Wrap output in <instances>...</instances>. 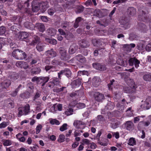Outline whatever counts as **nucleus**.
Segmentation results:
<instances>
[{
	"mask_svg": "<svg viewBox=\"0 0 151 151\" xmlns=\"http://www.w3.org/2000/svg\"><path fill=\"white\" fill-rule=\"evenodd\" d=\"M116 61L114 59H110L109 60L108 63L110 65L113 66L116 63Z\"/></svg>",
	"mask_w": 151,
	"mask_h": 151,
	"instance_id": "774afa93",
	"label": "nucleus"
},
{
	"mask_svg": "<svg viewBox=\"0 0 151 151\" xmlns=\"http://www.w3.org/2000/svg\"><path fill=\"white\" fill-rule=\"evenodd\" d=\"M12 143L11 141L7 140L4 141L3 144L4 146H8L11 145Z\"/></svg>",
	"mask_w": 151,
	"mask_h": 151,
	"instance_id": "e2e57ef3",
	"label": "nucleus"
},
{
	"mask_svg": "<svg viewBox=\"0 0 151 151\" xmlns=\"http://www.w3.org/2000/svg\"><path fill=\"white\" fill-rule=\"evenodd\" d=\"M79 44L80 46L83 48H86L88 47L89 44L88 41L85 40H82L79 42Z\"/></svg>",
	"mask_w": 151,
	"mask_h": 151,
	"instance_id": "6ab92c4d",
	"label": "nucleus"
},
{
	"mask_svg": "<svg viewBox=\"0 0 151 151\" xmlns=\"http://www.w3.org/2000/svg\"><path fill=\"white\" fill-rule=\"evenodd\" d=\"M50 78L48 77H35L32 79L33 82L36 81V82L39 84L42 83V86H43L45 84L48 82Z\"/></svg>",
	"mask_w": 151,
	"mask_h": 151,
	"instance_id": "20e7f679",
	"label": "nucleus"
},
{
	"mask_svg": "<svg viewBox=\"0 0 151 151\" xmlns=\"http://www.w3.org/2000/svg\"><path fill=\"white\" fill-rule=\"evenodd\" d=\"M49 120L50 123L52 125H59L60 124L59 121L56 119L50 118Z\"/></svg>",
	"mask_w": 151,
	"mask_h": 151,
	"instance_id": "c756f323",
	"label": "nucleus"
},
{
	"mask_svg": "<svg viewBox=\"0 0 151 151\" xmlns=\"http://www.w3.org/2000/svg\"><path fill=\"white\" fill-rule=\"evenodd\" d=\"M21 86V85H20L18 88H17L16 90H15V91L14 92H13L12 94H11V95L12 96H16V95H17V93L18 92V91H19V88H20V87Z\"/></svg>",
	"mask_w": 151,
	"mask_h": 151,
	"instance_id": "052dcab7",
	"label": "nucleus"
},
{
	"mask_svg": "<svg viewBox=\"0 0 151 151\" xmlns=\"http://www.w3.org/2000/svg\"><path fill=\"white\" fill-rule=\"evenodd\" d=\"M125 100L124 99H123L121 102H118L116 104V106L119 110L122 111L124 109V104H125Z\"/></svg>",
	"mask_w": 151,
	"mask_h": 151,
	"instance_id": "a211bd4d",
	"label": "nucleus"
},
{
	"mask_svg": "<svg viewBox=\"0 0 151 151\" xmlns=\"http://www.w3.org/2000/svg\"><path fill=\"white\" fill-rule=\"evenodd\" d=\"M81 18L80 17H78L76 19L74 26L75 28H77L78 27V23L81 20Z\"/></svg>",
	"mask_w": 151,
	"mask_h": 151,
	"instance_id": "de8ad7c7",
	"label": "nucleus"
},
{
	"mask_svg": "<svg viewBox=\"0 0 151 151\" xmlns=\"http://www.w3.org/2000/svg\"><path fill=\"white\" fill-rule=\"evenodd\" d=\"M145 49L148 51H151V42L149 43L147 45H146Z\"/></svg>",
	"mask_w": 151,
	"mask_h": 151,
	"instance_id": "338daca9",
	"label": "nucleus"
},
{
	"mask_svg": "<svg viewBox=\"0 0 151 151\" xmlns=\"http://www.w3.org/2000/svg\"><path fill=\"white\" fill-rule=\"evenodd\" d=\"M6 28L4 26H1L0 27V35H3L4 34L6 31Z\"/></svg>",
	"mask_w": 151,
	"mask_h": 151,
	"instance_id": "603ef678",
	"label": "nucleus"
},
{
	"mask_svg": "<svg viewBox=\"0 0 151 151\" xmlns=\"http://www.w3.org/2000/svg\"><path fill=\"white\" fill-rule=\"evenodd\" d=\"M146 45V42L144 41H141L137 45V48L141 50H144Z\"/></svg>",
	"mask_w": 151,
	"mask_h": 151,
	"instance_id": "2eb2a0df",
	"label": "nucleus"
},
{
	"mask_svg": "<svg viewBox=\"0 0 151 151\" xmlns=\"http://www.w3.org/2000/svg\"><path fill=\"white\" fill-rule=\"evenodd\" d=\"M51 64L54 66H58V65L60 66H65V63L63 62H59L56 60H53L51 62Z\"/></svg>",
	"mask_w": 151,
	"mask_h": 151,
	"instance_id": "aec40b11",
	"label": "nucleus"
},
{
	"mask_svg": "<svg viewBox=\"0 0 151 151\" xmlns=\"http://www.w3.org/2000/svg\"><path fill=\"white\" fill-rule=\"evenodd\" d=\"M150 122L148 121L144 122L143 121L141 122L138 124V127H140V126L142 125L144 126H147L150 124Z\"/></svg>",
	"mask_w": 151,
	"mask_h": 151,
	"instance_id": "e433bc0d",
	"label": "nucleus"
},
{
	"mask_svg": "<svg viewBox=\"0 0 151 151\" xmlns=\"http://www.w3.org/2000/svg\"><path fill=\"white\" fill-rule=\"evenodd\" d=\"M24 26L25 27L28 29H31L34 27V25L31 23L28 22H26L24 23Z\"/></svg>",
	"mask_w": 151,
	"mask_h": 151,
	"instance_id": "72a5a7b5",
	"label": "nucleus"
},
{
	"mask_svg": "<svg viewBox=\"0 0 151 151\" xmlns=\"http://www.w3.org/2000/svg\"><path fill=\"white\" fill-rule=\"evenodd\" d=\"M73 110L71 108L67 109L65 112V114L67 116L73 114Z\"/></svg>",
	"mask_w": 151,
	"mask_h": 151,
	"instance_id": "ea45409f",
	"label": "nucleus"
},
{
	"mask_svg": "<svg viewBox=\"0 0 151 151\" xmlns=\"http://www.w3.org/2000/svg\"><path fill=\"white\" fill-rule=\"evenodd\" d=\"M90 144V141L87 139H84L82 140V144L83 145H87L89 146Z\"/></svg>",
	"mask_w": 151,
	"mask_h": 151,
	"instance_id": "c03bdc74",
	"label": "nucleus"
},
{
	"mask_svg": "<svg viewBox=\"0 0 151 151\" xmlns=\"http://www.w3.org/2000/svg\"><path fill=\"white\" fill-rule=\"evenodd\" d=\"M67 124L66 123L64 124L61 126L60 128V130L61 132H63L67 129Z\"/></svg>",
	"mask_w": 151,
	"mask_h": 151,
	"instance_id": "09e8293b",
	"label": "nucleus"
},
{
	"mask_svg": "<svg viewBox=\"0 0 151 151\" xmlns=\"http://www.w3.org/2000/svg\"><path fill=\"white\" fill-rule=\"evenodd\" d=\"M39 7L32 6V10L34 12H36L40 9L42 13L44 12L48 7V2L47 1L41 2L39 4Z\"/></svg>",
	"mask_w": 151,
	"mask_h": 151,
	"instance_id": "7ed1b4c3",
	"label": "nucleus"
},
{
	"mask_svg": "<svg viewBox=\"0 0 151 151\" xmlns=\"http://www.w3.org/2000/svg\"><path fill=\"white\" fill-rule=\"evenodd\" d=\"M141 107L144 110L149 109L151 107V97H148L142 101Z\"/></svg>",
	"mask_w": 151,
	"mask_h": 151,
	"instance_id": "39448f33",
	"label": "nucleus"
},
{
	"mask_svg": "<svg viewBox=\"0 0 151 151\" xmlns=\"http://www.w3.org/2000/svg\"><path fill=\"white\" fill-rule=\"evenodd\" d=\"M57 32L56 30L52 28H49L47 30L48 34L51 36H54L56 34Z\"/></svg>",
	"mask_w": 151,
	"mask_h": 151,
	"instance_id": "a878e982",
	"label": "nucleus"
},
{
	"mask_svg": "<svg viewBox=\"0 0 151 151\" xmlns=\"http://www.w3.org/2000/svg\"><path fill=\"white\" fill-rule=\"evenodd\" d=\"M101 82V80L98 77H95L93 79L92 83L94 87H97L100 84Z\"/></svg>",
	"mask_w": 151,
	"mask_h": 151,
	"instance_id": "4468645a",
	"label": "nucleus"
},
{
	"mask_svg": "<svg viewBox=\"0 0 151 151\" xmlns=\"http://www.w3.org/2000/svg\"><path fill=\"white\" fill-rule=\"evenodd\" d=\"M11 84L10 81L9 80H7L4 81V82L2 84V85L4 86V88L9 86Z\"/></svg>",
	"mask_w": 151,
	"mask_h": 151,
	"instance_id": "37998d69",
	"label": "nucleus"
},
{
	"mask_svg": "<svg viewBox=\"0 0 151 151\" xmlns=\"http://www.w3.org/2000/svg\"><path fill=\"white\" fill-rule=\"evenodd\" d=\"M116 62L118 64L122 66L125 67L127 65V62L126 61H124L121 58V57L117 60Z\"/></svg>",
	"mask_w": 151,
	"mask_h": 151,
	"instance_id": "4be33fe9",
	"label": "nucleus"
},
{
	"mask_svg": "<svg viewBox=\"0 0 151 151\" xmlns=\"http://www.w3.org/2000/svg\"><path fill=\"white\" fill-rule=\"evenodd\" d=\"M128 144L131 146H133L136 144V142L134 138H130L129 140Z\"/></svg>",
	"mask_w": 151,
	"mask_h": 151,
	"instance_id": "2f4dec72",
	"label": "nucleus"
},
{
	"mask_svg": "<svg viewBox=\"0 0 151 151\" xmlns=\"http://www.w3.org/2000/svg\"><path fill=\"white\" fill-rule=\"evenodd\" d=\"M78 47L75 44L71 46L69 50V52L70 54H73L78 49Z\"/></svg>",
	"mask_w": 151,
	"mask_h": 151,
	"instance_id": "393cba45",
	"label": "nucleus"
},
{
	"mask_svg": "<svg viewBox=\"0 0 151 151\" xmlns=\"http://www.w3.org/2000/svg\"><path fill=\"white\" fill-rule=\"evenodd\" d=\"M139 31L141 32H146L147 31V29L146 26L144 24L142 23H140L139 24Z\"/></svg>",
	"mask_w": 151,
	"mask_h": 151,
	"instance_id": "cd10ccee",
	"label": "nucleus"
},
{
	"mask_svg": "<svg viewBox=\"0 0 151 151\" xmlns=\"http://www.w3.org/2000/svg\"><path fill=\"white\" fill-rule=\"evenodd\" d=\"M128 87H125L124 88V91L125 93H132L136 92L137 87L135 85L133 80L128 78L127 81H126Z\"/></svg>",
	"mask_w": 151,
	"mask_h": 151,
	"instance_id": "f257e3e1",
	"label": "nucleus"
},
{
	"mask_svg": "<svg viewBox=\"0 0 151 151\" xmlns=\"http://www.w3.org/2000/svg\"><path fill=\"white\" fill-rule=\"evenodd\" d=\"M50 112L55 113L57 111L56 108V104H54L51 106L49 109Z\"/></svg>",
	"mask_w": 151,
	"mask_h": 151,
	"instance_id": "58836bf2",
	"label": "nucleus"
},
{
	"mask_svg": "<svg viewBox=\"0 0 151 151\" xmlns=\"http://www.w3.org/2000/svg\"><path fill=\"white\" fill-rule=\"evenodd\" d=\"M74 125L78 129H83L85 127V124L80 121H77L74 122Z\"/></svg>",
	"mask_w": 151,
	"mask_h": 151,
	"instance_id": "ddd939ff",
	"label": "nucleus"
},
{
	"mask_svg": "<svg viewBox=\"0 0 151 151\" xmlns=\"http://www.w3.org/2000/svg\"><path fill=\"white\" fill-rule=\"evenodd\" d=\"M114 107V103L109 101L107 105L105 107V109L107 110H111L113 109Z\"/></svg>",
	"mask_w": 151,
	"mask_h": 151,
	"instance_id": "bb28decb",
	"label": "nucleus"
},
{
	"mask_svg": "<svg viewBox=\"0 0 151 151\" xmlns=\"http://www.w3.org/2000/svg\"><path fill=\"white\" fill-rule=\"evenodd\" d=\"M12 56L17 60H23L26 58L27 55L23 51L17 49L14 50L12 54Z\"/></svg>",
	"mask_w": 151,
	"mask_h": 151,
	"instance_id": "f03ea898",
	"label": "nucleus"
},
{
	"mask_svg": "<svg viewBox=\"0 0 151 151\" xmlns=\"http://www.w3.org/2000/svg\"><path fill=\"white\" fill-rule=\"evenodd\" d=\"M65 137L63 134H60L58 139V141L59 142H62L65 140Z\"/></svg>",
	"mask_w": 151,
	"mask_h": 151,
	"instance_id": "49530a36",
	"label": "nucleus"
},
{
	"mask_svg": "<svg viewBox=\"0 0 151 151\" xmlns=\"http://www.w3.org/2000/svg\"><path fill=\"white\" fill-rule=\"evenodd\" d=\"M144 79L146 81H151V73L145 75L143 76Z\"/></svg>",
	"mask_w": 151,
	"mask_h": 151,
	"instance_id": "c9c22d12",
	"label": "nucleus"
},
{
	"mask_svg": "<svg viewBox=\"0 0 151 151\" xmlns=\"http://www.w3.org/2000/svg\"><path fill=\"white\" fill-rule=\"evenodd\" d=\"M30 106L29 105H26L24 107H20L18 109V116L20 117L22 115H26L29 112Z\"/></svg>",
	"mask_w": 151,
	"mask_h": 151,
	"instance_id": "0eeeda50",
	"label": "nucleus"
},
{
	"mask_svg": "<svg viewBox=\"0 0 151 151\" xmlns=\"http://www.w3.org/2000/svg\"><path fill=\"white\" fill-rule=\"evenodd\" d=\"M29 35V33L26 32H20L17 34L16 37L19 40H23L28 37Z\"/></svg>",
	"mask_w": 151,
	"mask_h": 151,
	"instance_id": "9b49d317",
	"label": "nucleus"
},
{
	"mask_svg": "<svg viewBox=\"0 0 151 151\" xmlns=\"http://www.w3.org/2000/svg\"><path fill=\"white\" fill-rule=\"evenodd\" d=\"M59 53L60 58L61 59L63 60H67V52L63 47H60L59 49Z\"/></svg>",
	"mask_w": 151,
	"mask_h": 151,
	"instance_id": "6e6552de",
	"label": "nucleus"
},
{
	"mask_svg": "<svg viewBox=\"0 0 151 151\" xmlns=\"http://www.w3.org/2000/svg\"><path fill=\"white\" fill-rule=\"evenodd\" d=\"M101 65L98 63H93V68L95 69L99 70V69L101 66Z\"/></svg>",
	"mask_w": 151,
	"mask_h": 151,
	"instance_id": "5fc2aeb1",
	"label": "nucleus"
},
{
	"mask_svg": "<svg viewBox=\"0 0 151 151\" xmlns=\"http://www.w3.org/2000/svg\"><path fill=\"white\" fill-rule=\"evenodd\" d=\"M126 129L129 130H132L134 127V124L131 121H127L125 124Z\"/></svg>",
	"mask_w": 151,
	"mask_h": 151,
	"instance_id": "412c9836",
	"label": "nucleus"
},
{
	"mask_svg": "<svg viewBox=\"0 0 151 151\" xmlns=\"http://www.w3.org/2000/svg\"><path fill=\"white\" fill-rule=\"evenodd\" d=\"M137 35L134 34H131L129 35V39L131 40H133L136 39Z\"/></svg>",
	"mask_w": 151,
	"mask_h": 151,
	"instance_id": "13d9d810",
	"label": "nucleus"
},
{
	"mask_svg": "<svg viewBox=\"0 0 151 151\" xmlns=\"http://www.w3.org/2000/svg\"><path fill=\"white\" fill-rule=\"evenodd\" d=\"M89 95L93 96L95 100L98 101H101L104 99V95L99 92H89Z\"/></svg>",
	"mask_w": 151,
	"mask_h": 151,
	"instance_id": "423d86ee",
	"label": "nucleus"
},
{
	"mask_svg": "<svg viewBox=\"0 0 151 151\" xmlns=\"http://www.w3.org/2000/svg\"><path fill=\"white\" fill-rule=\"evenodd\" d=\"M52 79V81L49 82L48 83V86L49 87L52 88L54 85H57L59 84L60 82L58 78H54Z\"/></svg>",
	"mask_w": 151,
	"mask_h": 151,
	"instance_id": "f8f14e48",
	"label": "nucleus"
},
{
	"mask_svg": "<svg viewBox=\"0 0 151 151\" xmlns=\"http://www.w3.org/2000/svg\"><path fill=\"white\" fill-rule=\"evenodd\" d=\"M45 46L42 43H38L36 46V48L38 51L41 52L43 50Z\"/></svg>",
	"mask_w": 151,
	"mask_h": 151,
	"instance_id": "7c9ffc66",
	"label": "nucleus"
},
{
	"mask_svg": "<svg viewBox=\"0 0 151 151\" xmlns=\"http://www.w3.org/2000/svg\"><path fill=\"white\" fill-rule=\"evenodd\" d=\"M115 82V81L114 80H112V81H111L110 83L109 84H108V88L109 90H111L113 91L114 90V88H113L114 85V83ZM115 88V87H114V88Z\"/></svg>",
	"mask_w": 151,
	"mask_h": 151,
	"instance_id": "a19ab883",
	"label": "nucleus"
},
{
	"mask_svg": "<svg viewBox=\"0 0 151 151\" xmlns=\"http://www.w3.org/2000/svg\"><path fill=\"white\" fill-rule=\"evenodd\" d=\"M65 75L68 78L70 77L71 75V72L70 70L67 68L65 69Z\"/></svg>",
	"mask_w": 151,
	"mask_h": 151,
	"instance_id": "8fccbe9b",
	"label": "nucleus"
},
{
	"mask_svg": "<svg viewBox=\"0 0 151 151\" xmlns=\"http://www.w3.org/2000/svg\"><path fill=\"white\" fill-rule=\"evenodd\" d=\"M127 50L130 52L132 48H134L135 46V44H131L130 45H127Z\"/></svg>",
	"mask_w": 151,
	"mask_h": 151,
	"instance_id": "3c124183",
	"label": "nucleus"
},
{
	"mask_svg": "<svg viewBox=\"0 0 151 151\" xmlns=\"http://www.w3.org/2000/svg\"><path fill=\"white\" fill-rule=\"evenodd\" d=\"M45 40L46 42H49L50 44L52 45H55L57 43V41L55 39H50L46 38Z\"/></svg>",
	"mask_w": 151,
	"mask_h": 151,
	"instance_id": "473e14b6",
	"label": "nucleus"
},
{
	"mask_svg": "<svg viewBox=\"0 0 151 151\" xmlns=\"http://www.w3.org/2000/svg\"><path fill=\"white\" fill-rule=\"evenodd\" d=\"M130 65L133 66L134 64L135 67L137 68L139 67V64L140 63L139 61L135 58H131L129 60Z\"/></svg>",
	"mask_w": 151,
	"mask_h": 151,
	"instance_id": "9d476101",
	"label": "nucleus"
},
{
	"mask_svg": "<svg viewBox=\"0 0 151 151\" xmlns=\"http://www.w3.org/2000/svg\"><path fill=\"white\" fill-rule=\"evenodd\" d=\"M8 124L7 122H3L0 124V128H4L6 127L8 125Z\"/></svg>",
	"mask_w": 151,
	"mask_h": 151,
	"instance_id": "680f3d73",
	"label": "nucleus"
},
{
	"mask_svg": "<svg viewBox=\"0 0 151 151\" xmlns=\"http://www.w3.org/2000/svg\"><path fill=\"white\" fill-rule=\"evenodd\" d=\"M36 28L40 31L43 32L45 30V27L44 25L41 23L36 24Z\"/></svg>",
	"mask_w": 151,
	"mask_h": 151,
	"instance_id": "b1692460",
	"label": "nucleus"
},
{
	"mask_svg": "<svg viewBox=\"0 0 151 151\" xmlns=\"http://www.w3.org/2000/svg\"><path fill=\"white\" fill-rule=\"evenodd\" d=\"M46 56L49 58H53L57 55V53L53 49H51L45 52Z\"/></svg>",
	"mask_w": 151,
	"mask_h": 151,
	"instance_id": "1a4fd4ad",
	"label": "nucleus"
},
{
	"mask_svg": "<svg viewBox=\"0 0 151 151\" xmlns=\"http://www.w3.org/2000/svg\"><path fill=\"white\" fill-rule=\"evenodd\" d=\"M127 115L128 117L132 116L133 115L132 107L129 108L126 111Z\"/></svg>",
	"mask_w": 151,
	"mask_h": 151,
	"instance_id": "4c0bfd02",
	"label": "nucleus"
},
{
	"mask_svg": "<svg viewBox=\"0 0 151 151\" xmlns=\"http://www.w3.org/2000/svg\"><path fill=\"white\" fill-rule=\"evenodd\" d=\"M118 74L120 76L121 78H124L125 79V81H126V80L125 78H126L127 77H128V74L126 72L124 73H118Z\"/></svg>",
	"mask_w": 151,
	"mask_h": 151,
	"instance_id": "79ce46f5",
	"label": "nucleus"
},
{
	"mask_svg": "<svg viewBox=\"0 0 151 151\" xmlns=\"http://www.w3.org/2000/svg\"><path fill=\"white\" fill-rule=\"evenodd\" d=\"M40 38L37 36L35 35L33 36V40L29 44L31 45H35L37 43L40 42Z\"/></svg>",
	"mask_w": 151,
	"mask_h": 151,
	"instance_id": "5701e85b",
	"label": "nucleus"
},
{
	"mask_svg": "<svg viewBox=\"0 0 151 151\" xmlns=\"http://www.w3.org/2000/svg\"><path fill=\"white\" fill-rule=\"evenodd\" d=\"M22 63L23 64H22L21 68H23L24 69H26L28 68V65L27 63L23 61Z\"/></svg>",
	"mask_w": 151,
	"mask_h": 151,
	"instance_id": "69168bd1",
	"label": "nucleus"
},
{
	"mask_svg": "<svg viewBox=\"0 0 151 151\" xmlns=\"http://www.w3.org/2000/svg\"><path fill=\"white\" fill-rule=\"evenodd\" d=\"M76 106L79 109H82L85 107V105L83 103H77L76 104Z\"/></svg>",
	"mask_w": 151,
	"mask_h": 151,
	"instance_id": "864d4df0",
	"label": "nucleus"
},
{
	"mask_svg": "<svg viewBox=\"0 0 151 151\" xmlns=\"http://www.w3.org/2000/svg\"><path fill=\"white\" fill-rule=\"evenodd\" d=\"M75 58L81 63H84L86 61V59L81 55H79L75 57Z\"/></svg>",
	"mask_w": 151,
	"mask_h": 151,
	"instance_id": "c85d7f7f",
	"label": "nucleus"
},
{
	"mask_svg": "<svg viewBox=\"0 0 151 151\" xmlns=\"http://www.w3.org/2000/svg\"><path fill=\"white\" fill-rule=\"evenodd\" d=\"M30 96V93L28 92H24L21 94L20 95L21 97L23 99H27L29 98Z\"/></svg>",
	"mask_w": 151,
	"mask_h": 151,
	"instance_id": "f704fd0d",
	"label": "nucleus"
},
{
	"mask_svg": "<svg viewBox=\"0 0 151 151\" xmlns=\"http://www.w3.org/2000/svg\"><path fill=\"white\" fill-rule=\"evenodd\" d=\"M42 128V126L41 124H39L37 126L36 128V133L38 134L39 133L40 130Z\"/></svg>",
	"mask_w": 151,
	"mask_h": 151,
	"instance_id": "6e6d98bb",
	"label": "nucleus"
},
{
	"mask_svg": "<svg viewBox=\"0 0 151 151\" xmlns=\"http://www.w3.org/2000/svg\"><path fill=\"white\" fill-rule=\"evenodd\" d=\"M35 109V111L37 112L40 111L44 108V104L40 102H37Z\"/></svg>",
	"mask_w": 151,
	"mask_h": 151,
	"instance_id": "f3484780",
	"label": "nucleus"
},
{
	"mask_svg": "<svg viewBox=\"0 0 151 151\" xmlns=\"http://www.w3.org/2000/svg\"><path fill=\"white\" fill-rule=\"evenodd\" d=\"M88 72L87 71H79L78 72V75L79 76L86 75L88 76Z\"/></svg>",
	"mask_w": 151,
	"mask_h": 151,
	"instance_id": "a18cd8bd",
	"label": "nucleus"
},
{
	"mask_svg": "<svg viewBox=\"0 0 151 151\" xmlns=\"http://www.w3.org/2000/svg\"><path fill=\"white\" fill-rule=\"evenodd\" d=\"M81 79H78L73 81L71 83L72 87L74 88L78 87L81 84Z\"/></svg>",
	"mask_w": 151,
	"mask_h": 151,
	"instance_id": "dca6fc26",
	"label": "nucleus"
},
{
	"mask_svg": "<svg viewBox=\"0 0 151 151\" xmlns=\"http://www.w3.org/2000/svg\"><path fill=\"white\" fill-rule=\"evenodd\" d=\"M39 60L38 58H34L31 60L30 64L31 65L37 63Z\"/></svg>",
	"mask_w": 151,
	"mask_h": 151,
	"instance_id": "bf43d9fd",
	"label": "nucleus"
},
{
	"mask_svg": "<svg viewBox=\"0 0 151 151\" xmlns=\"http://www.w3.org/2000/svg\"><path fill=\"white\" fill-rule=\"evenodd\" d=\"M55 12V10L53 8L50 9L48 10V14L50 15H53Z\"/></svg>",
	"mask_w": 151,
	"mask_h": 151,
	"instance_id": "0e129e2a",
	"label": "nucleus"
},
{
	"mask_svg": "<svg viewBox=\"0 0 151 151\" xmlns=\"http://www.w3.org/2000/svg\"><path fill=\"white\" fill-rule=\"evenodd\" d=\"M113 136L116 139H118L119 137V134L118 132H111Z\"/></svg>",
	"mask_w": 151,
	"mask_h": 151,
	"instance_id": "4d7b16f0",
	"label": "nucleus"
}]
</instances>
